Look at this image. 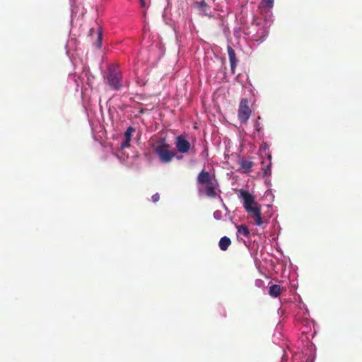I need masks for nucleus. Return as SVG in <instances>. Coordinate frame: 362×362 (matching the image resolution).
Segmentation results:
<instances>
[{"label":"nucleus","mask_w":362,"mask_h":362,"mask_svg":"<svg viewBox=\"0 0 362 362\" xmlns=\"http://www.w3.org/2000/svg\"><path fill=\"white\" fill-rule=\"evenodd\" d=\"M230 245L231 240L227 236L222 237L218 243V246L222 251H226Z\"/></svg>","instance_id":"obj_10"},{"label":"nucleus","mask_w":362,"mask_h":362,"mask_svg":"<svg viewBox=\"0 0 362 362\" xmlns=\"http://www.w3.org/2000/svg\"><path fill=\"white\" fill-rule=\"evenodd\" d=\"M170 146L166 144H159L155 148V152L162 163H169L175 156L174 151H170Z\"/></svg>","instance_id":"obj_3"},{"label":"nucleus","mask_w":362,"mask_h":362,"mask_svg":"<svg viewBox=\"0 0 362 362\" xmlns=\"http://www.w3.org/2000/svg\"><path fill=\"white\" fill-rule=\"evenodd\" d=\"M146 110H147L146 109L141 108L140 110V113H144Z\"/></svg>","instance_id":"obj_21"},{"label":"nucleus","mask_w":362,"mask_h":362,"mask_svg":"<svg viewBox=\"0 0 362 362\" xmlns=\"http://www.w3.org/2000/svg\"><path fill=\"white\" fill-rule=\"evenodd\" d=\"M197 182L204 186V192L207 197L211 198L216 197V187L209 172L205 170L200 172L197 176Z\"/></svg>","instance_id":"obj_2"},{"label":"nucleus","mask_w":362,"mask_h":362,"mask_svg":"<svg viewBox=\"0 0 362 362\" xmlns=\"http://www.w3.org/2000/svg\"><path fill=\"white\" fill-rule=\"evenodd\" d=\"M139 1H140L141 6L143 7V8L146 7L145 0H139Z\"/></svg>","instance_id":"obj_20"},{"label":"nucleus","mask_w":362,"mask_h":362,"mask_svg":"<svg viewBox=\"0 0 362 362\" xmlns=\"http://www.w3.org/2000/svg\"><path fill=\"white\" fill-rule=\"evenodd\" d=\"M237 235H243L245 237H247L250 235V230L246 225H236Z\"/></svg>","instance_id":"obj_12"},{"label":"nucleus","mask_w":362,"mask_h":362,"mask_svg":"<svg viewBox=\"0 0 362 362\" xmlns=\"http://www.w3.org/2000/svg\"><path fill=\"white\" fill-rule=\"evenodd\" d=\"M104 78L112 89L119 90L123 86L122 73L117 64H112L107 66Z\"/></svg>","instance_id":"obj_1"},{"label":"nucleus","mask_w":362,"mask_h":362,"mask_svg":"<svg viewBox=\"0 0 362 362\" xmlns=\"http://www.w3.org/2000/svg\"><path fill=\"white\" fill-rule=\"evenodd\" d=\"M227 51H228V54L229 61H230V64L231 73L233 74H234L235 70V68L237 66V63H238L236 54H235V50L230 45L228 46Z\"/></svg>","instance_id":"obj_8"},{"label":"nucleus","mask_w":362,"mask_h":362,"mask_svg":"<svg viewBox=\"0 0 362 362\" xmlns=\"http://www.w3.org/2000/svg\"><path fill=\"white\" fill-rule=\"evenodd\" d=\"M240 164L244 173H249L253 166L252 161L243 159L240 160Z\"/></svg>","instance_id":"obj_13"},{"label":"nucleus","mask_w":362,"mask_h":362,"mask_svg":"<svg viewBox=\"0 0 362 362\" xmlns=\"http://www.w3.org/2000/svg\"><path fill=\"white\" fill-rule=\"evenodd\" d=\"M102 45V33L100 30L98 31V40H97V47L100 48Z\"/></svg>","instance_id":"obj_17"},{"label":"nucleus","mask_w":362,"mask_h":362,"mask_svg":"<svg viewBox=\"0 0 362 362\" xmlns=\"http://www.w3.org/2000/svg\"><path fill=\"white\" fill-rule=\"evenodd\" d=\"M255 105L253 101H250L247 98H243L239 105L238 113H252L255 112Z\"/></svg>","instance_id":"obj_5"},{"label":"nucleus","mask_w":362,"mask_h":362,"mask_svg":"<svg viewBox=\"0 0 362 362\" xmlns=\"http://www.w3.org/2000/svg\"><path fill=\"white\" fill-rule=\"evenodd\" d=\"M214 218H215V219H216V220H220V219L221 218V217H222L221 211H218V210L215 211L214 212Z\"/></svg>","instance_id":"obj_18"},{"label":"nucleus","mask_w":362,"mask_h":362,"mask_svg":"<svg viewBox=\"0 0 362 362\" xmlns=\"http://www.w3.org/2000/svg\"><path fill=\"white\" fill-rule=\"evenodd\" d=\"M282 291L281 287L278 284H274L269 288V294L273 298H277L280 296Z\"/></svg>","instance_id":"obj_11"},{"label":"nucleus","mask_w":362,"mask_h":362,"mask_svg":"<svg viewBox=\"0 0 362 362\" xmlns=\"http://www.w3.org/2000/svg\"><path fill=\"white\" fill-rule=\"evenodd\" d=\"M267 170H269V167L268 166L267 167V170H264V175H266L267 174Z\"/></svg>","instance_id":"obj_22"},{"label":"nucleus","mask_w":362,"mask_h":362,"mask_svg":"<svg viewBox=\"0 0 362 362\" xmlns=\"http://www.w3.org/2000/svg\"><path fill=\"white\" fill-rule=\"evenodd\" d=\"M240 198L243 200V207L246 211H247L249 208L253 209L259 204L255 201V197L252 194L244 189L240 190Z\"/></svg>","instance_id":"obj_4"},{"label":"nucleus","mask_w":362,"mask_h":362,"mask_svg":"<svg viewBox=\"0 0 362 362\" xmlns=\"http://www.w3.org/2000/svg\"><path fill=\"white\" fill-rule=\"evenodd\" d=\"M250 115H238V119L240 123H246L249 119Z\"/></svg>","instance_id":"obj_16"},{"label":"nucleus","mask_w":362,"mask_h":362,"mask_svg":"<svg viewBox=\"0 0 362 362\" xmlns=\"http://www.w3.org/2000/svg\"><path fill=\"white\" fill-rule=\"evenodd\" d=\"M175 144L177 151L180 153H187L190 148L189 142L182 136L177 137Z\"/></svg>","instance_id":"obj_7"},{"label":"nucleus","mask_w":362,"mask_h":362,"mask_svg":"<svg viewBox=\"0 0 362 362\" xmlns=\"http://www.w3.org/2000/svg\"><path fill=\"white\" fill-rule=\"evenodd\" d=\"M274 0H261L259 7L271 9L274 6Z\"/></svg>","instance_id":"obj_15"},{"label":"nucleus","mask_w":362,"mask_h":362,"mask_svg":"<svg viewBox=\"0 0 362 362\" xmlns=\"http://www.w3.org/2000/svg\"><path fill=\"white\" fill-rule=\"evenodd\" d=\"M195 4L197 6L199 10L204 12L206 14H207V12L210 10L209 6L204 0L199 2L197 1Z\"/></svg>","instance_id":"obj_14"},{"label":"nucleus","mask_w":362,"mask_h":362,"mask_svg":"<svg viewBox=\"0 0 362 362\" xmlns=\"http://www.w3.org/2000/svg\"><path fill=\"white\" fill-rule=\"evenodd\" d=\"M153 202L156 203L159 201L160 199V195L158 193H156L153 194L151 197Z\"/></svg>","instance_id":"obj_19"},{"label":"nucleus","mask_w":362,"mask_h":362,"mask_svg":"<svg viewBox=\"0 0 362 362\" xmlns=\"http://www.w3.org/2000/svg\"><path fill=\"white\" fill-rule=\"evenodd\" d=\"M134 132H135V129L133 128L132 127H129L127 128V129L124 132L125 140L123 142H122V144H121L122 148H128L130 146L132 135V133H134Z\"/></svg>","instance_id":"obj_9"},{"label":"nucleus","mask_w":362,"mask_h":362,"mask_svg":"<svg viewBox=\"0 0 362 362\" xmlns=\"http://www.w3.org/2000/svg\"><path fill=\"white\" fill-rule=\"evenodd\" d=\"M247 213L250 216V217L254 220L255 223L257 226H262L263 223V221L262 218L261 214V205L258 204L253 209L249 208Z\"/></svg>","instance_id":"obj_6"}]
</instances>
